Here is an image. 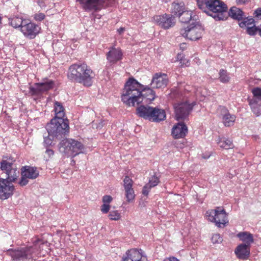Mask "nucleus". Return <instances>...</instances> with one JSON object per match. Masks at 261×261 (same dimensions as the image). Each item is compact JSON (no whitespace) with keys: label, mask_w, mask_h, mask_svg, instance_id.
Returning <instances> with one entry per match:
<instances>
[{"label":"nucleus","mask_w":261,"mask_h":261,"mask_svg":"<svg viewBox=\"0 0 261 261\" xmlns=\"http://www.w3.org/2000/svg\"><path fill=\"white\" fill-rule=\"evenodd\" d=\"M154 97L155 93L151 88H145L143 85L133 78H129L125 83L121 95L122 101L129 107L138 105L145 99L151 101Z\"/></svg>","instance_id":"nucleus-1"},{"label":"nucleus","mask_w":261,"mask_h":261,"mask_svg":"<svg viewBox=\"0 0 261 261\" xmlns=\"http://www.w3.org/2000/svg\"><path fill=\"white\" fill-rule=\"evenodd\" d=\"M199 9L216 20H223L226 18L227 7L219 0H197Z\"/></svg>","instance_id":"nucleus-2"},{"label":"nucleus","mask_w":261,"mask_h":261,"mask_svg":"<svg viewBox=\"0 0 261 261\" xmlns=\"http://www.w3.org/2000/svg\"><path fill=\"white\" fill-rule=\"evenodd\" d=\"M40 244L43 242L39 239L33 241V245L29 247L18 248L16 249H9L7 254L10 256L14 261H26L33 259L34 254L38 251Z\"/></svg>","instance_id":"nucleus-3"},{"label":"nucleus","mask_w":261,"mask_h":261,"mask_svg":"<svg viewBox=\"0 0 261 261\" xmlns=\"http://www.w3.org/2000/svg\"><path fill=\"white\" fill-rule=\"evenodd\" d=\"M49 136L56 139L64 138L69 133L68 121L65 119L54 118L46 126Z\"/></svg>","instance_id":"nucleus-4"},{"label":"nucleus","mask_w":261,"mask_h":261,"mask_svg":"<svg viewBox=\"0 0 261 261\" xmlns=\"http://www.w3.org/2000/svg\"><path fill=\"white\" fill-rule=\"evenodd\" d=\"M85 148L83 144L76 140L64 139L60 143L59 150L68 156H74L83 153Z\"/></svg>","instance_id":"nucleus-5"},{"label":"nucleus","mask_w":261,"mask_h":261,"mask_svg":"<svg viewBox=\"0 0 261 261\" xmlns=\"http://www.w3.org/2000/svg\"><path fill=\"white\" fill-rule=\"evenodd\" d=\"M205 217L207 219L215 223L218 227H223L228 223L227 214L222 207H217L214 210L206 211Z\"/></svg>","instance_id":"nucleus-6"},{"label":"nucleus","mask_w":261,"mask_h":261,"mask_svg":"<svg viewBox=\"0 0 261 261\" xmlns=\"http://www.w3.org/2000/svg\"><path fill=\"white\" fill-rule=\"evenodd\" d=\"M203 29L198 23H192L180 30V34L191 40H197L201 37Z\"/></svg>","instance_id":"nucleus-7"},{"label":"nucleus","mask_w":261,"mask_h":261,"mask_svg":"<svg viewBox=\"0 0 261 261\" xmlns=\"http://www.w3.org/2000/svg\"><path fill=\"white\" fill-rule=\"evenodd\" d=\"M80 7L87 12H96L105 8V0H76Z\"/></svg>","instance_id":"nucleus-8"},{"label":"nucleus","mask_w":261,"mask_h":261,"mask_svg":"<svg viewBox=\"0 0 261 261\" xmlns=\"http://www.w3.org/2000/svg\"><path fill=\"white\" fill-rule=\"evenodd\" d=\"M194 105L187 101L177 102L174 104V108L175 117L178 121L185 120L193 109Z\"/></svg>","instance_id":"nucleus-9"},{"label":"nucleus","mask_w":261,"mask_h":261,"mask_svg":"<svg viewBox=\"0 0 261 261\" xmlns=\"http://www.w3.org/2000/svg\"><path fill=\"white\" fill-rule=\"evenodd\" d=\"M1 169L7 174V179L11 182L14 181L19 175V170L16 166L6 160L2 161Z\"/></svg>","instance_id":"nucleus-10"},{"label":"nucleus","mask_w":261,"mask_h":261,"mask_svg":"<svg viewBox=\"0 0 261 261\" xmlns=\"http://www.w3.org/2000/svg\"><path fill=\"white\" fill-rule=\"evenodd\" d=\"M39 171L36 167H23L21 169V178L19 181L21 186H24L29 182V179H36L39 176Z\"/></svg>","instance_id":"nucleus-11"},{"label":"nucleus","mask_w":261,"mask_h":261,"mask_svg":"<svg viewBox=\"0 0 261 261\" xmlns=\"http://www.w3.org/2000/svg\"><path fill=\"white\" fill-rule=\"evenodd\" d=\"M252 98L249 100V105L252 112L257 116L261 114V88H254L252 89Z\"/></svg>","instance_id":"nucleus-12"},{"label":"nucleus","mask_w":261,"mask_h":261,"mask_svg":"<svg viewBox=\"0 0 261 261\" xmlns=\"http://www.w3.org/2000/svg\"><path fill=\"white\" fill-rule=\"evenodd\" d=\"M54 86V82L53 81L46 80L43 82L35 84L34 86H31L30 87V93L32 95H39L53 89Z\"/></svg>","instance_id":"nucleus-13"},{"label":"nucleus","mask_w":261,"mask_h":261,"mask_svg":"<svg viewBox=\"0 0 261 261\" xmlns=\"http://www.w3.org/2000/svg\"><path fill=\"white\" fill-rule=\"evenodd\" d=\"M217 115L222 120L225 126H231L233 125L236 120V116L230 114L227 109L222 106L218 107L217 110Z\"/></svg>","instance_id":"nucleus-14"},{"label":"nucleus","mask_w":261,"mask_h":261,"mask_svg":"<svg viewBox=\"0 0 261 261\" xmlns=\"http://www.w3.org/2000/svg\"><path fill=\"white\" fill-rule=\"evenodd\" d=\"M23 23V25L20 29L21 32L25 37L30 39L34 38L39 32V27L34 23L29 22L28 20H25Z\"/></svg>","instance_id":"nucleus-15"},{"label":"nucleus","mask_w":261,"mask_h":261,"mask_svg":"<svg viewBox=\"0 0 261 261\" xmlns=\"http://www.w3.org/2000/svg\"><path fill=\"white\" fill-rule=\"evenodd\" d=\"M14 188L13 185L7 179L0 178V198L8 199L13 192Z\"/></svg>","instance_id":"nucleus-16"},{"label":"nucleus","mask_w":261,"mask_h":261,"mask_svg":"<svg viewBox=\"0 0 261 261\" xmlns=\"http://www.w3.org/2000/svg\"><path fill=\"white\" fill-rule=\"evenodd\" d=\"M109 51L106 54V58L110 65H113L121 61L123 57V53L119 47L111 46Z\"/></svg>","instance_id":"nucleus-17"},{"label":"nucleus","mask_w":261,"mask_h":261,"mask_svg":"<svg viewBox=\"0 0 261 261\" xmlns=\"http://www.w3.org/2000/svg\"><path fill=\"white\" fill-rule=\"evenodd\" d=\"M146 256L142 254V250L132 249L127 250L122 257V261H147Z\"/></svg>","instance_id":"nucleus-18"},{"label":"nucleus","mask_w":261,"mask_h":261,"mask_svg":"<svg viewBox=\"0 0 261 261\" xmlns=\"http://www.w3.org/2000/svg\"><path fill=\"white\" fill-rule=\"evenodd\" d=\"M153 19L159 25L166 29L172 27L175 23V18L166 14L155 16Z\"/></svg>","instance_id":"nucleus-19"},{"label":"nucleus","mask_w":261,"mask_h":261,"mask_svg":"<svg viewBox=\"0 0 261 261\" xmlns=\"http://www.w3.org/2000/svg\"><path fill=\"white\" fill-rule=\"evenodd\" d=\"M167 75L161 72L156 73L152 77L150 84L152 88H162L165 87L168 83Z\"/></svg>","instance_id":"nucleus-20"},{"label":"nucleus","mask_w":261,"mask_h":261,"mask_svg":"<svg viewBox=\"0 0 261 261\" xmlns=\"http://www.w3.org/2000/svg\"><path fill=\"white\" fill-rule=\"evenodd\" d=\"M82 68L84 71L81 72V78L83 79L78 81L77 83L83 84L84 86H90L92 83V79L94 77V73L92 70L85 64H83Z\"/></svg>","instance_id":"nucleus-21"},{"label":"nucleus","mask_w":261,"mask_h":261,"mask_svg":"<svg viewBox=\"0 0 261 261\" xmlns=\"http://www.w3.org/2000/svg\"><path fill=\"white\" fill-rule=\"evenodd\" d=\"M83 64H75L70 66L68 72V78L72 81L78 82V81L82 80L81 72L84 71L82 68Z\"/></svg>","instance_id":"nucleus-22"},{"label":"nucleus","mask_w":261,"mask_h":261,"mask_svg":"<svg viewBox=\"0 0 261 261\" xmlns=\"http://www.w3.org/2000/svg\"><path fill=\"white\" fill-rule=\"evenodd\" d=\"M152 109V107L141 105L137 108V114L140 117L150 121L154 112Z\"/></svg>","instance_id":"nucleus-23"},{"label":"nucleus","mask_w":261,"mask_h":261,"mask_svg":"<svg viewBox=\"0 0 261 261\" xmlns=\"http://www.w3.org/2000/svg\"><path fill=\"white\" fill-rule=\"evenodd\" d=\"M188 133V128L183 123H178L172 128V134L175 138L184 137Z\"/></svg>","instance_id":"nucleus-24"},{"label":"nucleus","mask_w":261,"mask_h":261,"mask_svg":"<svg viewBox=\"0 0 261 261\" xmlns=\"http://www.w3.org/2000/svg\"><path fill=\"white\" fill-rule=\"evenodd\" d=\"M250 247L245 244H240L235 249V253L240 259H246L250 254Z\"/></svg>","instance_id":"nucleus-25"},{"label":"nucleus","mask_w":261,"mask_h":261,"mask_svg":"<svg viewBox=\"0 0 261 261\" xmlns=\"http://www.w3.org/2000/svg\"><path fill=\"white\" fill-rule=\"evenodd\" d=\"M153 110V114H152L151 119L150 121L152 122H160L163 121L166 119V115L164 110L160 109L158 107H152Z\"/></svg>","instance_id":"nucleus-26"},{"label":"nucleus","mask_w":261,"mask_h":261,"mask_svg":"<svg viewBox=\"0 0 261 261\" xmlns=\"http://www.w3.org/2000/svg\"><path fill=\"white\" fill-rule=\"evenodd\" d=\"M237 236L243 242L242 244H245L247 246L250 247L251 244L254 242L253 235L247 231L240 232Z\"/></svg>","instance_id":"nucleus-27"},{"label":"nucleus","mask_w":261,"mask_h":261,"mask_svg":"<svg viewBox=\"0 0 261 261\" xmlns=\"http://www.w3.org/2000/svg\"><path fill=\"white\" fill-rule=\"evenodd\" d=\"M185 10V4L183 2H174L171 7V12L174 15L180 17V15Z\"/></svg>","instance_id":"nucleus-28"},{"label":"nucleus","mask_w":261,"mask_h":261,"mask_svg":"<svg viewBox=\"0 0 261 261\" xmlns=\"http://www.w3.org/2000/svg\"><path fill=\"white\" fill-rule=\"evenodd\" d=\"M229 15L233 19L240 21L243 19L244 13L241 9L232 7L229 11Z\"/></svg>","instance_id":"nucleus-29"},{"label":"nucleus","mask_w":261,"mask_h":261,"mask_svg":"<svg viewBox=\"0 0 261 261\" xmlns=\"http://www.w3.org/2000/svg\"><path fill=\"white\" fill-rule=\"evenodd\" d=\"M54 111L55 113V117L54 118L64 119V109L61 103L58 101L55 102Z\"/></svg>","instance_id":"nucleus-30"},{"label":"nucleus","mask_w":261,"mask_h":261,"mask_svg":"<svg viewBox=\"0 0 261 261\" xmlns=\"http://www.w3.org/2000/svg\"><path fill=\"white\" fill-rule=\"evenodd\" d=\"M218 144L220 147L225 149L232 148L233 147L232 141L225 138L219 139Z\"/></svg>","instance_id":"nucleus-31"},{"label":"nucleus","mask_w":261,"mask_h":261,"mask_svg":"<svg viewBox=\"0 0 261 261\" xmlns=\"http://www.w3.org/2000/svg\"><path fill=\"white\" fill-rule=\"evenodd\" d=\"M26 19H22L21 17H15L11 19H9V23L10 24L15 28L20 27L23 25Z\"/></svg>","instance_id":"nucleus-32"},{"label":"nucleus","mask_w":261,"mask_h":261,"mask_svg":"<svg viewBox=\"0 0 261 261\" xmlns=\"http://www.w3.org/2000/svg\"><path fill=\"white\" fill-rule=\"evenodd\" d=\"M219 79L221 83H228L230 80L229 74L224 69H221L219 72Z\"/></svg>","instance_id":"nucleus-33"},{"label":"nucleus","mask_w":261,"mask_h":261,"mask_svg":"<svg viewBox=\"0 0 261 261\" xmlns=\"http://www.w3.org/2000/svg\"><path fill=\"white\" fill-rule=\"evenodd\" d=\"M254 23V20L253 18L250 17H246L244 18L242 21L239 23V26L241 28H248V27H250L253 25Z\"/></svg>","instance_id":"nucleus-34"},{"label":"nucleus","mask_w":261,"mask_h":261,"mask_svg":"<svg viewBox=\"0 0 261 261\" xmlns=\"http://www.w3.org/2000/svg\"><path fill=\"white\" fill-rule=\"evenodd\" d=\"M192 12L190 11H184L179 17L180 21L182 23L188 22L192 18Z\"/></svg>","instance_id":"nucleus-35"},{"label":"nucleus","mask_w":261,"mask_h":261,"mask_svg":"<svg viewBox=\"0 0 261 261\" xmlns=\"http://www.w3.org/2000/svg\"><path fill=\"white\" fill-rule=\"evenodd\" d=\"M259 26L255 27L254 23L248 27V28L246 29V32L248 34L251 36L255 35L257 32H259Z\"/></svg>","instance_id":"nucleus-36"},{"label":"nucleus","mask_w":261,"mask_h":261,"mask_svg":"<svg viewBox=\"0 0 261 261\" xmlns=\"http://www.w3.org/2000/svg\"><path fill=\"white\" fill-rule=\"evenodd\" d=\"M48 135H49L48 134ZM51 136L48 135L47 137H44V145L47 148L50 146L55 145L54 139Z\"/></svg>","instance_id":"nucleus-37"},{"label":"nucleus","mask_w":261,"mask_h":261,"mask_svg":"<svg viewBox=\"0 0 261 261\" xmlns=\"http://www.w3.org/2000/svg\"><path fill=\"white\" fill-rule=\"evenodd\" d=\"M109 217L112 220L117 221L120 219L121 214L118 211H113L110 212Z\"/></svg>","instance_id":"nucleus-38"},{"label":"nucleus","mask_w":261,"mask_h":261,"mask_svg":"<svg viewBox=\"0 0 261 261\" xmlns=\"http://www.w3.org/2000/svg\"><path fill=\"white\" fill-rule=\"evenodd\" d=\"M125 195L127 200L128 202L132 201L135 198L134 191L133 188L125 190Z\"/></svg>","instance_id":"nucleus-39"},{"label":"nucleus","mask_w":261,"mask_h":261,"mask_svg":"<svg viewBox=\"0 0 261 261\" xmlns=\"http://www.w3.org/2000/svg\"><path fill=\"white\" fill-rule=\"evenodd\" d=\"M123 186L124 187V189H128L129 188H132L133 186V180L131 178H130L128 176H126L123 180Z\"/></svg>","instance_id":"nucleus-40"},{"label":"nucleus","mask_w":261,"mask_h":261,"mask_svg":"<svg viewBox=\"0 0 261 261\" xmlns=\"http://www.w3.org/2000/svg\"><path fill=\"white\" fill-rule=\"evenodd\" d=\"M159 181V178L157 176H153L150 178L149 182L147 184L149 185L151 188H153L158 185Z\"/></svg>","instance_id":"nucleus-41"},{"label":"nucleus","mask_w":261,"mask_h":261,"mask_svg":"<svg viewBox=\"0 0 261 261\" xmlns=\"http://www.w3.org/2000/svg\"><path fill=\"white\" fill-rule=\"evenodd\" d=\"M54 154V151L51 149L46 148V151L44 154V159L46 161H48L50 158H51Z\"/></svg>","instance_id":"nucleus-42"},{"label":"nucleus","mask_w":261,"mask_h":261,"mask_svg":"<svg viewBox=\"0 0 261 261\" xmlns=\"http://www.w3.org/2000/svg\"><path fill=\"white\" fill-rule=\"evenodd\" d=\"M110 209V205L108 203H103V204L100 207V210L103 214H107L109 212Z\"/></svg>","instance_id":"nucleus-43"},{"label":"nucleus","mask_w":261,"mask_h":261,"mask_svg":"<svg viewBox=\"0 0 261 261\" xmlns=\"http://www.w3.org/2000/svg\"><path fill=\"white\" fill-rule=\"evenodd\" d=\"M212 241L213 243H219L222 242V239L219 234H215L212 237Z\"/></svg>","instance_id":"nucleus-44"},{"label":"nucleus","mask_w":261,"mask_h":261,"mask_svg":"<svg viewBox=\"0 0 261 261\" xmlns=\"http://www.w3.org/2000/svg\"><path fill=\"white\" fill-rule=\"evenodd\" d=\"M45 15L42 13H39L34 14V19L37 21H40L45 18Z\"/></svg>","instance_id":"nucleus-45"},{"label":"nucleus","mask_w":261,"mask_h":261,"mask_svg":"<svg viewBox=\"0 0 261 261\" xmlns=\"http://www.w3.org/2000/svg\"><path fill=\"white\" fill-rule=\"evenodd\" d=\"M151 188H152L149 186V185L146 184L143 188L142 194L145 196H147Z\"/></svg>","instance_id":"nucleus-46"},{"label":"nucleus","mask_w":261,"mask_h":261,"mask_svg":"<svg viewBox=\"0 0 261 261\" xmlns=\"http://www.w3.org/2000/svg\"><path fill=\"white\" fill-rule=\"evenodd\" d=\"M112 199H113V198L111 196L105 195L102 198V202H103V203L109 204L111 202V201H112Z\"/></svg>","instance_id":"nucleus-47"},{"label":"nucleus","mask_w":261,"mask_h":261,"mask_svg":"<svg viewBox=\"0 0 261 261\" xmlns=\"http://www.w3.org/2000/svg\"><path fill=\"white\" fill-rule=\"evenodd\" d=\"M255 17L257 19H261V8L255 10L254 12Z\"/></svg>","instance_id":"nucleus-48"},{"label":"nucleus","mask_w":261,"mask_h":261,"mask_svg":"<svg viewBox=\"0 0 261 261\" xmlns=\"http://www.w3.org/2000/svg\"><path fill=\"white\" fill-rule=\"evenodd\" d=\"M164 261H179L175 257L171 256L164 259Z\"/></svg>","instance_id":"nucleus-49"},{"label":"nucleus","mask_w":261,"mask_h":261,"mask_svg":"<svg viewBox=\"0 0 261 261\" xmlns=\"http://www.w3.org/2000/svg\"><path fill=\"white\" fill-rule=\"evenodd\" d=\"M248 0H236V3L239 5H243Z\"/></svg>","instance_id":"nucleus-50"},{"label":"nucleus","mask_w":261,"mask_h":261,"mask_svg":"<svg viewBox=\"0 0 261 261\" xmlns=\"http://www.w3.org/2000/svg\"><path fill=\"white\" fill-rule=\"evenodd\" d=\"M124 31V28H120L119 29H118L117 31L119 33V34H121Z\"/></svg>","instance_id":"nucleus-51"},{"label":"nucleus","mask_w":261,"mask_h":261,"mask_svg":"<svg viewBox=\"0 0 261 261\" xmlns=\"http://www.w3.org/2000/svg\"><path fill=\"white\" fill-rule=\"evenodd\" d=\"M210 156V155H204L203 156V158L204 159H208L209 157Z\"/></svg>","instance_id":"nucleus-52"},{"label":"nucleus","mask_w":261,"mask_h":261,"mask_svg":"<svg viewBox=\"0 0 261 261\" xmlns=\"http://www.w3.org/2000/svg\"><path fill=\"white\" fill-rule=\"evenodd\" d=\"M259 34L260 36H261V25L259 26Z\"/></svg>","instance_id":"nucleus-53"},{"label":"nucleus","mask_w":261,"mask_h":261,"mask_svg":"<svg viewBox=\"0 0 261 261\" xmlns=\"http://www.w3.org/2000/svg\"><path fill=\"white\" fill-rule=\"evenodd\" d=\"M39 5L41 7H43L44 6V5H43L42 3H39Z\"/></svg>","instance_id":"nucleus-54"},{"label":"nucleus","mask_w":261,"mask_h":261,"mask_svg":"<svg viewBox=\"0 0 261 261\" xmlns=\"http://www.w3.org/2000/svg\"><path fill=\"white\" fill-rule=\"evenodd\" d=\"M2 17L0 16V24L2 23Z\"/></svg>","instance_id":"nucleus-55"}]
</instances>
